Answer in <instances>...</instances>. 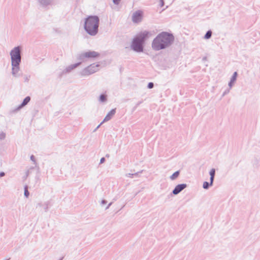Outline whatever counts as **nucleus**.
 I'll use <instances>...</instances> for the list:
<instances>
[{
  "label": "nucleus",
  "mask_w": 260,
  "mask_h": 260,
  "mask_svg": "<svg viewBox=\"0 0 260 260\" xmlns=\"http://www.w3.org/2000/svg\"><path fill=\"white\" fill-rule=\"evenodd\" d=\"M24 196H25L26 198H27V197H28V196H29V192H28V191L27 188V187H25V190H24Z\"/></svg>",
  "instance_id": "obj_22"
},
{
  "label": "nucleus",
  "mask_w": 260,
  "mask_h": 260,
  "mask_svg": "<svg viewBox=\"0 0 260 260\" xmlns=\"http://www.w3.org/2000/svg\"><path fill=\"white\" fill-rule=\"evenodd\" d=\"M20 63H11L12 66V74L15 77L19 76L18 72L20 71Z\"/></svg>",
  "instance_id": "obj_9"
},
{
  "label": "nucleus",
  "mask_w": 260,
  "mask_h": 260,
  "mask_svg": "<svg viewBox=\"0 0 260 260\" xmlns=\"http://www.w3.org/2000/svg\"><path fill=\"white\" fill-rule=\"evenodd\" d=\"M230 91V89L228 90L227 91H225L224 93H223L222 96H224L225 94H226L227 93H228Z\"/></svg>",
  "instance_id": "obj_30"
},
{
  "label": "nucleus",
  "mask_w": 260,
  "mask_h": 260,
  "mask_svg": "<svg viewBox=\"0 0 260 260\" xmlns=\"http://www.w3.org/2000/svg\"><path fill=\"white\" fill-rule=\"evenodd\" d=\"M29 175V171H27L26 172V177L28 176Z\"/></svg>",
  "instance_id": "obj_31"
},
{
  "label": "nucleus",
  "mask_w": 260,
  "mask_h": 260,
  "mask_svg": "<svg viewBox=\"0 0 260 260\" xmlns=\"http://www.w3.org/2000/svg\"><path fill=\"white\" fill-rule=\"evenodd\" d=\"M121 0H113V3L115 5H118Z\"/></svg>",
  "instance_id": "obj_24"
},
{
  "label": "nucleus",
  "mask_w": 260,
  "mask_h": 260,
  "mask_svg": "<svg viewBox=\"0 0 260 260\" xmlns=\"http://www.w3.org/2000/svg\"><path fill=\"white\" fill-rule=\"evenodd\" d=\"M105 161L104 157H102L100 160V164H103Z\"/></svg>",
  "instance_id": "obj_27"
},
{
  "label": "nucleus",
  "mask_w": 260,
  "mask_h": 260,
  "mask_svg": "<svg viewBox=\"0 0 260 260\" xmlns=\"http://www.w3.org/2000/svg\"><path fill=\"white\" fill-rule=\"evenodd\" d=\"M180 174V171H177L174 172L170 177V178L171 180H174L177 178Z\"/></svg>",
  "instance_id": "obj_15"
},
{
  "label": "nucleus",
  "mask_w": 260,
  "mask_h": 260,
  "mask_svg": "<svg viewBox=\"0 0 260 260\" xmlns=\"http://www.w3.org/2000/svg\"><path fill=\"white\" fill-rule=\"evenodd\" d=\"M81 62H79L75 63V64L70 65L69 66H68V67L66 68V72H69L71 71L72 70H73L75 68L78 67L81 64Z\"/></svg>",
  "instance_id": "obj_12"
},
{
  "label": "nucleus",
  "mask_w": 260,
  "mask_h": 260,
  "mask_svg": "<svg viewBox=\"0 0 260 260\" xmlns=\"http://www.w3.org/2000/svg\"><path fill=\"white\" fill-rule=\"evenodd\" d=\"M141 102H139V103H138V104H137V105H139L140 104H141Z\"/></svg>",
  "instance_id": "obj_34"
},
{
  "label": "nucleus",
  "mask_w": 260,
  "mask_h": 260,
  "mask_svg": "<svg viewBox=\"0 0 260 260\" xmlns=\"http://www.w3.org/2000/svg\"><path fill=\"white\" fill-rule=\"evenodd\" d=\"M30 159H31V160H32L34 162L35 164H36V160H35V157H34V155H31L30 156Z\"/></svg>",
  "instance_id": "obj_25"
},
{
  "label": "nucleus",
  "mask_w": 260,
  "mask_h": 260,
  "mask_svg": "<svg viewBox=\"0 0 260 260\" xmlns=\"http://www.w3.org/2000/svg\"><path fill=\"white\" fill-rule=\"evenodd\" d=\"M237 77V73L236 72H235L234 73V74L230 80V81L229 82V83L228 84L230 89H231L233 87L234 84H235V83L236 81Z\"/></svg>",
  "instance_id": "obj_11"
},
{
  "label": "nucleus",
  "mask_w": 260,
  "mask_h": 260,
  "mask_svg": "<svg viewBox=\"0 0 260 260\" xmlns=\"http://www.w3.org/2000/svg\"><path fill=\"white\" fill-rule=\"evenodd\" d=\"M139 172H137V173H135L134 174L127 173L125 175V176L126 177H128V178H133V176H134L138 177L139 176Z\"/></svg>",
  "instance_id": "obj_18"
},
{
  "label": "nucleus",
  "mask_w": 260,
  "mask_h": 260,
  "mask_svg": "<svg viewBox=\"0 0 260 260\" xmlns=\"http://www.w3.org/2000/svg\"><path fill=\"white\" fill-rule=\"evenodd\" d=\"M107 101L106 96L104 94H101L100 96L99 101L100 102L103 103Z\"/></svg>",
  "instance_id": "obj_19"
},
{
  "label": "nucleus",
  "mask_w": 260,
  "mask_h": 260,
  "mask_svg": "<svg viewBox=\"0 0 260 260\" xmlns=\"http://www.w3.org/2000/svg\"><path fill=\"white\" fill-rule=\"evenodd\" d=\"M11 63H20L21 60V48L17 46L14 47L10 53Z\"/></svg>",
  "instance_id": "obj_4"
},
{
  "label": "nucleus",
  "mask_w": 260,
  "mask_h": 260,
  "mask_svg": "<svg viewBox=\"0 0 260 260\" xmlns=\"http://www.w3.org/2000/svg\"><path fill=\"white\" fill-rule=\"evenodd\" d=\"M102 124H101V123L97 126V127L96 128V129H98Z\"/></svg>",
  "instance_id": "obj_33"
},
{
  "label": "nucleus",
  "mask_w": 260,
  "mask_h": 260,
  "mask_svg": "<svg viewBox=\"0 0 260 260\" xmlns=\"http://www.w3.org/2000/svg\"><path fill=\"white\" fill-rule=\"evenodd\" d=\"M5 175V173L3 172H2L0 173V177H2L3 176H4Z\"/></svg>",
  "instance_id": "obj_28"
},
{
  "label": "nucleus",
  "mask_w": 260,
  "mask_h": 260,
  "mask_svg": "<svg viewBox=\"0 0 260 260\" xmlns=\"http://www.w3.org/2000/svg\"><path fill=\"white\" fill-rule=\"evenodd\" d=\"M99 67L100 64H91L83 69L80 72V75L83 77L89 76L90 75L97 72L99 70Z\"/></svg>",
  "instance_id": "obj_6"
},
{
  "label": "nucleus",
  "mask_w": 260,
  "mask_h": 260,
  "mask_svg": "<svg viewBox=\"0 0 260 260\" xmlns=\"http://www.w3.org/2000/svg\"><path fill=\"white\" fill-rule=\"evenodd\" d=\"M161 1V6H162L164 5V2L162 0H160Z\"/></svg>",
  "instance_id": "obj_32"
},
{
  "label": "nucleus",
  "mask_w": 260,
  "mask_h": 260,
  "mask_svg": "<svg viewBox=\"0 0 260 260\" xmlns=\"http://www.w3.org/2000/svg\"><path fill=\"white\" fill-rule=\"evenodd\" d=\"M112 202H111L110 203H109V204H108V205L106 207V209H106V210L108 209L110 207V206L112 205Z\"/></svg>",
  "instance_id": "obj_29"
},
{
  "label": "nucleus",
  "mask_w": 260,
  "mask_h": 260,
  "mask_svg": "<svg viewBox=\"0 0 260 260\" xmlns=\"http://www.w3.org/2000/svg\"><path fill=\"white\" fill-rule=\"evenodd\" d=\"M212 34V32L211 30L207 31V32H206V34H205V35L204 36V39H210L211 37Z\"/></svg>",
  "instance_id": "obj_17"
},
{
  "label": "nucleus",
  "mask_w": 260,
  "mask_h": 260,
  "mask_svg": "<svg viewBox=\"0 0 260 260\" xmlns=\"http://www.w3.org/2000/svg\"><path fill=\"white\" fill-rule=\"evenodd\" d=\"M154 86V84L152 82H149L148 84V88L149 89L152 88Z\"/></svg>",
  "instance_id": "obj_23"
},
{
  "label": "nucleus",
  "mask_w": 260,
  "mask_h": 260,
  "mask_svg": "<svg viewBox=\"0 0 260 260\" xmlns=\"http://www.w3.org/2000/svg\"><path fill=\"white\" fill-rule=\"evenodd\" d=\"M150 32L148 31H144L140 32L133 39L131 47L137 52H141L143 51V44L145 39L148 37Z\"/></svg>",
  "instance_id": "obj_3"
},
{
  "label": "nucleus",
  "mask_w": 260,
  "mask_h": 260,
  "mask_svg": "<svg viewBox=\"0 0 260 260\" xmlns=\"http://www.w3.org/2000/svg\"><path fill=\"white\" fill-rule=\"evenodd\" d=\"M209 174L210 175V185L211 186H212L213 184V180H214V176H215V170L214 169H212L209 172Z\"/></svg>",
  "instance_id": "obj_13"
},
{
  "label": "nucleus",
  "mask_w": 260,
  "mask_h": 260,
  "mask_svg": "<svg viewBox=\"0 0 260 260\" xmlns=\"http://www.w3.org/2000/svg\"><path fill=\"white\" fill-rule=\"evenodd\" d=\"M209 186H211L210 185V183L207 181H205L203 183V187L205 189H207Z\"/></svg>",
  "instance_id": "obj_21"
},
{
  "label": "nucleus",
  "mask_w": 260,
  "mask_h": 260,
  "mask_svg": "<svg viewBox=\"0 0 260 260\" xmlns=\"http://www.w3.org/2000/svg\"><path fill=\"white\" fill-rule=\"evenodd\" d=\"M174 37L172 34L162 31L157 35L152 43L154 50L159 51L169 47L173 43Z\"/></svg>",
  "instance_id": "obj_1"
},
{
  "label": "nucleus",
  "mask_w": 260,
  "mask_h": 260,
  "mask_svg": "<svg viewBox=\"0 0 260 260\" xmlns=\"http://www.w3.org/2000/svg\"><path fill=\"white\" fill-rule=\"evenodd\" d=\"M30 98L29 96L26 97L23 101L22 102V104L18 107V109H20L23 107L25 106L27 104V103L30 101Z\"/></svg>",
  "instance_id": "obj_14"
},
{
  "label": "nucleus",
  "mask_w": 260,
  "mask_h": 260,
  "mask_svg": "<svg viewBox=\"0 0 260 260\" xmlns=\"http://www.w3.org/2000/svg\"><path fill=\"white\" fill-rule=\"evenodd\" d=\"M100 19L97 16H89L84 21V27L86 32L91 36H95L98 32Z\"/></svg>",
  "instance_id": "obj_2"
},
{
  "label": "nucleus",
  "mask_w": 260,
  "mask_h": 260,
  "mask_svg": "<svg viewBox=\"0 0 260 260\" xmlns=\"http://www.w3.org/2000/svg\"><path fill=\"white\" fill-rule=\"evenodd\" d=\"M39 3L43 6H48L50 5V0H39Z\"/></svg>",
  "instance_id": "obj_16"
},
{
  "label": "nucleus",
  "mask_w": 260,
  "mask_h": 260,
  "mask_svg": "<svg viewBox=\"0 0 260 260\" xmlns=\"http://www.w3.org/2000/svg\"><path fill=\"white\" fill-rule=\"evenodd\" d=\"M100 56V53L94 51H88L83 52L79 54L77 58L81 61H85L86 59L97 58Z\"/></svg>",
  "instance_id": "obj_5"
},
{
  "label": "nucleus",
  "mask_w": 260,
  "mask_h": 260,
  "mask_svg": "<svg viewBox=\"0 0 260 260\" xmlns=\"http://www.w3.org/2000/svg\"><path fill=\"white\" fill-rule=\"evenodd\" d=\"M187 187L186 184H178L172 191V193L174 195H177L182 190L185 189Z\"/></svg>",
  "instance_id": "obj_8"
},
{
  "label": "nucleus",
  "mask_w": 260,
  "mask_h": 260,
  "mask_svg": "<svg viewBox=\"0 0 260 260\" xmlns=\"http://www.w3.org/2000/svg\"><path fill=\"white\" fill-rule=\"evenodd\" d=\"M107 201L105 200H103L101 202V205H105L106 204H107Z\"/></svg>",
  "instance_id": "obj_26"
},
{
  "label": "nucleus",
  "mask_w": 260,
  "mask_h": 260,
  "mask_svg": "<svg viewBox=\"0 0 260 260\" xmlns=\"http://www.w3.org/2000/svg\"><path fill=\"white\" fill-rule=\"evenodd\" d=\"M115 109H112L105 116L103 121L101 123V124H102L105 122L110 120L112 118V117L115 115Z\"/></svg>",
  "instance_id": "obj_10"
},
{
  "label": "nucleus",
  "mask_w": 260,
  "mask_h": 260,
  "mask_svg": "<svg viewBox=\"0 0 260 260\" xmlns=\"http://www.w3.org/2000/svg\"><path fill=\"white\" fill-rule=\"evenodd\" d=\"M143 12L141 10L135 12L132 15V21L134 23H139L142 21Z\"/></svg>",
  "instance_id": "obj_7"
},
{
  "label": "nucleus",
  "mask_w": 260,
  "mask_h": 260,
  "mask_svg": "<svg viewBox=\"0 0 260 260\" xmlns=\"http://www.w3.org/2000/svg\"><path fill=\"white\" fill-rule=\"evenodd\" d=\"M6 137L5 133L2 131H0V140H4Z\"/></svg>",
  "instance_id": "obj_20"
}]
</instances>
